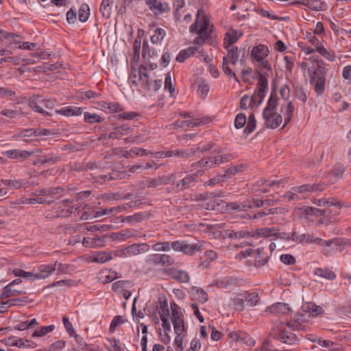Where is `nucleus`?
Listing matches in <instances>:
<instances>
[{
	"instance_id": "nucleus-36",
	"label": "nucleus",
	"mask_w": 351,
	"mask_h": 351,
	"mask_svg": "<svg viewBox=\"0 0 351 351\" xmlns=\"http://www.w3.org/2000/svg\"><path fill=\"white\" fill-rule=\"evenodd\" d=\"M172 324H173L174 330L176 335L185 336L186 331L184 318L181 319H175L174 322H172Z\"/></svg>"
},
{
	"instance_id": "nucleus-6",
	"label": "nucleus",
	"mask_w": 351,
	"mask_h": 351,
	"mask_svg": "<svg viewBox=\"0 0 351 351\" xmlns=\"http://www.w3.org/2000/svg\"><path fill=\"white\" fill-rule=\"evenodd\" d=\"M150 246L147 243H134L116 252L118 256H132L149 252Z\"/></svg>"
},
{
	"instance_id": "nucleus-59",
	"label": "nucleus",
	"mask_w": 351,
	"mask_h": 351,
	"mask_svg": "<svg viewBox=\"0 0 351 351\" xmlns=\"http://www.w3.org/2000/svg\"><path fill=\"white\" fill-rule=\"evenodd\" d=\"M344 172L345 167L341 164H336L331 171V173L337 178H341Z\"/></svg>"
},
{
	"instance_id": "nucleus-46",
	"label": "nucleus",
	"mask_w": 351,
	"mask_h": 351,
	"mask_svg": "<svg viewBox=\"0 0 351 351\" xmlns=\"http://www.w3.org/2000/svg\"><path fill=\"white\" fill-rule=\"evenodd\" d=\"M84 121L89 123H100L103 121L97 114H91L88 112L84 113Z\"/></svg>"
},
{
	"instance_id": "nucleus-57",
	"label": "nucleus",
	"mask_w": 351,
	"mask_h": 351,
	"mask_svg": "<svg viewBox=\"0 0 351 351\" xmlns=\"http://www.w3.org/2000/svg\"><path fill=\"white\" fill-rule=\"evenodd\" d=\"M160 308L159 315L161 318L162 315H164L165 317L169 315V311L168 307V302L167 299H165L163 301H160Z\"/></svg>"
},
{
	"instance_id": "nucleus-11",
	"label": "nucleus",
	"mask_w": 351,
	"mask_h": 351,
	"mask_svg": "<svg viewBox=\"0 0 351 351\" xmlns=\"http://www.w3.org/2000/svg\"><path fill=\"white\" fill-rule=\"evenodd\" d=\"M202 173V171L199 170L195 173L186 176L183 179L177 183L176 187L179 188L180 191H184L186 189L192 187L194 186L195 182H197V177Z\"/></svg>"
},
{
	"instance_id": "nucleus-10",
	"label": "nucleus",
	"mask_w": 351,
	"mask_h": 351,
	"mask_svg": "<svg viewBox=\"0 0 351 351\" xmlns=\"http://www.w3.org/2000/svg\"><path fill=\"white\" fill-rule=\"evenodd\" d=\"M275 338L281 343L288 345H293L298 341L297 336L293 332L281 328L275 335Z\"/></svg>"
},
{
	"instance_id": "nucleus-54",
	"label": "nucleus",
	"mask_w": 351,
	"mask_h": 351,
	"mask_svg": "<svg viewBox=\"0 0 351 351\" xmlns=\"http://www.w3.org/2000/svg\"><path fill=\"white\" fill-rule=\"evenodd\" d=\"M152 247L156 251H169L171 247V243L166 241L156 243L152 246Z\"/></svg>"
},
{
	"instance_id": "nucleus-40",
	"label": "nucleus",
	"mask_w": 351,
	"mask_h": 351,
	"mask_svg": "<svg viewBox=\"0 0 351 351\" xmlns=\"http://www.w3.org/2000/svg\"><path fill=\"white\" fill-rule=\"evenodd\" d=\"M256 119L254 114H251L248 117L247 125L244 129V132L247 134H251L256 128Z\"/></svg>"
},
{
	"instance_id": "nucleus-64",
	"label": "nucleus",
	"mask_w": 351,
	"mask_h": 351,
	"mask_svg": "<svg viewBox=\"0 0 351 351\" xmlns=\"http://www.w3.org/2000/svg\"><path fill=\"white\" fill-rule=\"evenodd\" d=\"M64 346L65 342L64 341H57L50 346L49 351H60L62 350Z\"/></svg>"
},
{
	"instance_id": "nucleus-24",
	"label": "nucleus",
	"mask_w": 351,
	"mask_h": 351,
	"mask_svg": "<svg viewBox=\"0 0 351 351\" xmlns=\"http://www.w3.org/2000/svg\"><path fill=\"white\" fill-rule=\"evenodd\" d=\"M112 256L110 253L104 251L97 252L93 254L92 261L95 263H104L112 259Z\"/></svg>"
},
{
	"instance_id": "nucleus-5",
	"label": "nucleus",
	"mask_w": 351,
	"mask_h": 351,
	"mask_svg": "<svg viewBox=\"0 0 351 351\" xmlns=\"http://www.w3.org/2000/svg\"><path fill=\"white\" fill-rule=\"evenodd\" d=\"M226 49L228 51V54L223 58L222 69L227 75L233 77L237 82H239L235 73L228 66L229 64L235 65L238 61L239 58L238 47L232 46L231 48L228 47Z\"/></svg>"
},
{
	"instance_id": "nucleus-25",
	"label": "nucleus",
	"mask_w": 351,
	"mask_h": 351,
	"mask_svg": "<svg viewBox=\"0 0 351 351\" xmlns=\"http://www.w3.org/2000/svg\"><path fill=\"white\" fill-rule=\"evenodd\" d=\"M57 113H60L66 117H71L74 115H80L82 112V109L78 107H64L60 110L56 111Z\"/></svg>"
},
{
	"instance_id": "nucleus-47",
	"label": "nucleus",
	"mask_w": 351,
	"mask_h": 351,
	"mask_svg": "<svg viewBox=\"0 0 351 351\" xmlns=\"http://www.w3.org/2000/svg\"><path fill=\"white\" fill-rule=\"evenodd\" d=\"M145 217V215L144 214H142V213H135L133 215L125 217V218H123L122 219V221L123 222L127 221V222H129L130 223H134V222H140V221H142L143 220Z\"/></svg>"
},
{
	"instance_id": "nucleus-38",
	"label": "nucleus",
	"mask_w": 351,
	"mask_h": 351,
	"mask_svg": "<svg viewBox=\"0 0 351 351\" xmlns=\"http://www.w3.org/2000/svg\"><path fill=\"white\" fill-rule=\"evenodd\" d=\"M89 10V6L87 4L83 3L81 5L79 10V20L81 22H86L88 20L90 15Z\"/></svg>"
},
{
	"instance_id": "nucleus-37",
	"label": "nucleus",
	"mask_w": 351,
	"mask_h": 351,
	"mask_svg": "<svg viewBox=\"0 0 351 351\" xmlns=\"http://www.w3.org/2000/svg\"><path fill=\"white\" fill-rule=\"evenodd\" d=\"M37 324H38V322H37L36 319L35 318H34V319H31L30 321L21 322L16 327H14V329L22 331L24 330H28L30 328H33Z\"/></svg>"
},
{
	"instance_id": "nucleus-42",
	"label": "nucleus",
	"mask_w": 351,
	"mask_h": 351,
	"mask_svg": "<svg viewBox=\"0 0 351 351\" xmlns=\"http://www.w3.org/2000/svg\"><path fill=\"white\" fill-rule=\"evenodd\" d=\"M274 231H276L275 228H261L257 229L255 231L251 232V233H254L255 236H262V237H269V236H274Z\"/></svg>"
},
{
	"instance_id": "nucleus-20",
	"label": "nucleus",
	"mask_w": 351,
	"mask_h": 351,
	"mask_svg": "<svg viewBox=\"0 0 351 351\" xmlns=\"http://www.w3.org/2000/svg\"><path fill=\"white\" fill-rule=\"evenodd\" d=\"M239 40L237 32L236 30L230 29L227 32L223 38V46L225 49H228L230 45L236 43Z\"/></svg>"
},
{
	"instance_id": "nucleus-51",
	"label": "nucleus",
	"mask_w": 351,
	"mask_h": 351,
	"mask_svg": "<svg viewBox=\"0 0 351 351\" xmlns=\"http://www.w3.org/2000/svg\"><path fill=\"white\" fill-rule=\"evenodd\" d=\"M228 210H245L247 208H251L250 206H247L244 204H237L236 202H230L226 204Z\"/></svg>"
},
{
	"instance_id": "nucleus-22",
	"label": "nucleus",
	"mask_w": 351,
	"mask_h": 351,
	"mask_svg": "<svg viewBox=\"0 0 351 351\" xmlns=\"http://www.w3.org/2000/svg\"><path fill=\"white\" fill-rule=\"evenodd\" d=\"M314 274L317 276L324 278L330 280H334L336 278V274H335V272L327 267L316 268L314 271Z\"/></svg>"
},
{
	"instance_id": "nucleus-30",
	"label": "nucleus",
	"mask_w": 351,
	"mask_h": 351,
	"mask_svg": "<svg viewBox=\"0 0 351 351\" xmlns=\"http://www.w3.org/2000/svg\"><path fill=\"white\" fill-rule=\"evenodd\" d=\"M171 313V322H174L175 319H183V315L180 311L179 306L174 302H171L170 304Z\"/></svg>"
},
{
	"instance_id": "nucleus-35",
	"label": "nucleus",
	"mask_w": 351,
	"mask_h": 351,
	"mask_svg": "<svg viewBox=\"0 0 351 351\" xmlns=\"http://www.w3.org/2000/svg\"><path fill=\"white\" fill-rule=\"evenodd\" d=\"M294 106L292 103V101H289L287 106H286V112L285 114V124L282 127V129H284L285 126L290 122L293 116V112H294Z\"/></svg>"
},
{
	"instance_id": "nucleus-15",
	"label": "nucleus",
	"mask_w": 351,
	"mask_h": 351,
	"mask_svg": "<svg viewBox=\"0 0 351 351\" xmlns=\"http://www.w3.org/2000/svg\"><path fill=\"white\" fill-rule=\"evenodd\" d=\"M265 311L274 315H287L291 311V308L287 304L278 302L267 306Z\"/></svg>"
},
{
	"instance_id": "nucleus-44",
	"label": "nucleus",
	"mask_w": 351,
	"mask_h": 351,
	"mask_svg": "<svg viewBox=\"0 0 351 351\" xmlns=\"http://www.w3.org/2000/svg\"><path fill=\"white\" fill-rule=\"evenodd\" d=\"M165 31L162 28H157L155 30V34L151 37V41L153 44H157L164 38Z\"/></svg>"
},
{
	"instance_id": "nucleus-14",
	"label": "nucleus",
	"mask_w": 351,
	"mask_h": 351,
	"mask_svg": "<svg viewBox=\"0 0 351 351\" xmlns=\"http://www.w3.org/2000/svg\"><path fill=\"white\" fill-rule=\"evenodd\" d=\"M57 263L53 265H40L36 271V278L44 279L51 274L56 269Z\"/></svg>"
},
{
	"instance_id": "nucleus-45",
	"label": "nucleus",
	"mask_w": 351,
	"mask_h": 351,
	"mask_svg": "<svg viewBox=\"0 0 351 351\" xmlns=\"http://www.w3.org/2000/svg\"><path fill=\"white\" fill-rule=\"evenodd\" d=\"M100 241L99 238L85 237L82 241V245L86 247L95 248L99 245L98 243Z\"/></svg>"
},
{
	"instance_id": "nucleus-19",
	"label": "nucleus",
	"mask_w": 351,
	"mask_h": 351,
	"mask_svg": "<svg viewBox=\"0 0 351 351\" xmlns=\"http://www.w3.org/2000/svg\"><path fill=\"white\" fill-rule=\"evenodd\" d=\"M145 3L149 7L150 10L155 13L167 12L169 8L167 4H162L158 0H145Z\"/></svg>"
},
{
	"instance_id": "nucleus-32",
	"label": "nucleus",
	"mask_w": 351,
	"mask_h": 351,
	"mask_svg": "<svg viewBox=\"0 0 351 351\" xmlns=\"http://www.w3.org/2000/svg\"><path fill=\"white\" fill-rule=\"evenodd\" d=\"M244 297L245 295H243V293H241L232 299L235 310L238 311H243L244 310Z\"/></svg>"
},
{
	"instance_id": "nucleus-61",
	"label": "nucleus",
	"mask_w": 351,
	"mask_h": 351,
	"mask_svg": "<svg viewBox=\"0 0 351 351\" xmlns=\"http://www.w3.org/2000/svg\"><path fill=\"white\" fill-rule=\"evenodd\" d=\"M60 160V156H56L53 157V156L49 155V156H43L40 159V162L42 164H45V163L53 164V163L58 162Z\"/></svg>"
},
{
	"instance_id": "nucleus-29",
	"label": "nucleus",
	"mask_w": 351,
	"mask_h": 351,
	"mask_svg": "<svg viewBox=\"0 0 351 351\" xmlns=\"http://www.w3.org/2000/svg\"><path fill=\"white\" fill-rule=\"evenodd\" d=\"M278 98L277 97L276 93L275 92L274 90H273L270 94V97L267 101V106L264 108L263 110L275 111L278 104Z\"/></svg>"
},
{
	"instance_id": "nucleus-17",
	"label": "nucleus",
	"mask_w": 351,
	"mask_h": 351,
	"mask_svg": "<svg viewBox=\"0 0 351 351\" xmlns=\"http://www.w3.org/2000/svg\"><path fill=\"white\" fill-rule=\"evenodd\" d=\"M165 274L174 280L180 282H187L189 280V276L184 271L169 269L165 270Z\"/></svg>"
},
{
	"instance_id": "nucleus-63",
	"label": "nucleus",
	"mask_w": 351,
	"mask_h": 351,
	"mask_svg": "<svg viewBox=\"0 0 351 351\" xmlns=\"http://www.w3.org/2000/svg\"><path fill=\"white\" fill-rule=\"evenodd\" d=\"M162 81L161 80H154V82H148L146 84L147 88L149 90H157L161 88Z\"/></svg>"
},
{
	"instance_id": "nucleus-3",
	"label": "nucleus",
	"mask_w": 351,
	"mask_h": 351,
	"mask_svg": "<svg viewBox=\"0 0 351 351\" xmlns=\"http://www.w3.org/2000/svg\"><path fill=\"white\" fill-rule=\"evenodd\" d=\"M171 247L177 252H181L184 254L192 256L204 248L202 241L188 243L186 241H175L171 243Z\"/></svg>"
},
{
	"instance_id": "nucleus-52",
	"label": "nucleus",
	"mask_w": 351,
	"mask_h": 351,
	"mask_svg": "<svg viewBox=\"0 0 351 351\" xmlns=\"http://www.w3.org/2000/svg\"><path fill=\"white\" fill-rule=\"evenodd\" d=\"M246 123V117L243 113H239L237 115L234 121V125L236 128H242Z\"/></svg>"
},
{
	"instance_id": "nucleus-56",
	"label": "nucleus",
	"mask_w": 351,
	"mask_h": 351,
	"mask_svg": "<svg viewBox=\"0 0 351 351\" xmlns=\"http://www.w3.org/2000/svg\"><path fill=\"white\" fill-rule=\"evenodd\" d=\"M146 71H147V68L145 66L141 65V66H140L139 69L137 71L138 75V80H141L143 82H145V85L149 82L148 75L146 73Z\"/></svg>"
},
{
	"instance_id": "nucleus-33",
	"label": "nucleus",
	"mask_w": 351,
	"mask_h": 351,
	"mask_svg": "<svg viewBox=\"0 0 351 351\" xmlns=\"http://www.w3.org/2000/svg\"><path fill=\"white\" fill-rule=\"evenodd\" d=\"M326 80V79H317L315 80L313 83H311V84L314 86L315 92L318 96L322 95L324 92Z\"/></svg>"
},
{
	"instance_id": "nucleus-26",
	"label": "nucleus",
	"mask_w": 351,
	"mask_h": 351,
	"mask_svg": "<svg viewBox=\"0 0 351 351\" xmlns=\"http://www.w3.org/2000/svg\"><path fill=\"white\" fill-rule=\"evenodd\" d=\"M113 0H102L99 11L103 17L110 18L111 14L112 4Z\"/></svg>"
},
{
	"instance_id": "nucleus-49",
	"label": "nucleus",
	"mask_w": 351,
	"mask_h": 351,
	"mask_svg": "<svg viewBox=\"0 0 351 351\" xmlns=\"http://www.w3.org/2000/svg\"><path fill=\"white\" fill-rule=\"evenodd\" d=\"M305 213L310 215L323 216L326 213L325 209H320L314 207H307L305 208Z\"/></svg>"
},
{
	"instance_id": "nucleus-34",
	"label": "nucleus",
	"mask_w": 351,
	"mask_h": 351,
	"mask_svg": "<svg viewBox=\"0 0 351 351\" xmlns=\"http://www.w3.org/2000/svg\"><path fill=\"white\" fill-rule=\"evenodd\" d=\"M138 231L131 230L128 229L122 230L119 232L115 233L116 238L120 240H125L128 238L134 237L137 235Z\"/></svg>"
},
{
	"instance_id": "nucleus-60",
	"label": "nucleus",
	"mask_w": 351,
	"mask_h": 351,
	"mask_svg": "<svg viewBox=\"0 0 351 351\" xmlns=\"http://www.w3.org/2000/svg\"><path fill=\"white\" fill-rule=\"evenodd\" d=\"M15 91L10 90L6 88H1V99L2 98H10L11 101H15Z\"/></svg>"
},
{
	"instance_id": "nucleus-9",
	"label": "nucleus",
	"mask_w": 351,
	"mask_h": 351,
	"mask_svg": "<svg viewBox=\"0 0 351 351\" xmlns=\"http://www.w3.org/2000/svg\"><path fill=\"white\" fill-rule=\"evenodd\" d=\"M328 71V69L325 66L324 62L322 60L317 61V66L313 70L312 68H308V69L310 75V83H313L315 80L326 79Z\"/></svg>"
},
{
	"instance_id": "nucleus-7",
	"label": "nucleus",
	"mask_w": 351,
	"mask_h": 351,
	"mask_svg": "<svg viewBox=\"0 0 351 351\" xmlns=\"http://www.w3.org/2000/svg\"><path fill=\"white\" fill-rule=\"evenodd\" d=\"M263 117L265 121V125L267 128H277L282 123V116L275 111H263Z\"/></svg>"
},
{
	"instance_id": "nucleus-39",
	"label": "nucleus",
	"mask_w": 351,
	"mask_h": 351,
	"mask_svg": "<svg viewBox=\"0 0 351 351\" xmlns=\"http://www.w3.org/2000/svg\"><path fill=\"white\" fill-rule=\"evenodd\" d=\"M302 5H304L306 7H308L310 10H314V11H319L322 10L323 7V2L320 1L319 0H314L311 1L306 2H301Z\"/></svg>"
},
{
	"instance_id": "nucleus-21",
	"label": "nucleus",
	"mask_w": 351,
	"mask_h": 351,
	"mask_svg": "<svg viewBox=\"0 0 351 351\" xmlns=\"http://www.w3.org/2000/svg\"><path fill=\"white\" fill-rule=\"evenodd\" d=\"M207 29L208 23L206 21H205L197 32L198 36L196 37L194 40L195 44L203 45L204 43H205L208 36L206 32Z\"/></svg>"
},
{
	"instance_id": "nucleus-55",
	"label": "nucleus",
	"mask_w": 351,
	"mask_h": 351,
	"mask_svg": "<svg viewBox=\"0 0 351 351\" xmlns=\"http://www.w3.org/2000/svg\"><path fill=\"white\" fill-rule=\"evenodd\" d=\"M61 64L56 62L54 64H49V63H44L43 65L38 66V69L42 71H55L58 69L60 67Z\"/></svg>"
},
{
	"instance_id": "nucleus-12",
	"label": "nucleus",
	"mask_w": 351,
	"mask_h": 351,
	"mask_svg": "<svg viewBox=\"0 0 351 351\" xmlns=\"http://www.w3.org/2000/svg\"><path fill=\"white\" fill-rule=\"evenodd\" d=\"M326 184L324 182L312 184H303L300 186L293 187L292 189L298 193H313L315 191H323Z\"/></svg>"
},
{
	"instance_id": "nucleus-62",
	"label": "nucleus",
	"mask_w": 351,
	"mask_h": 351,
	"mask_svg": "<svg viewBox=\"0 0 351 351\" xmlns=\"http://www.w3.org/2000/svg\"><path fill=\"white\" fill-rule=\"evenodd\" d=\"M323 347L328 348L330 351H341L342 349L340 346L330 340H326L325 343H323Z\"/></svg>"
},
{
	"instance_id": "nucleus-4",
	"label": "nucleus",
	"mask_w": 351,
	"mask_h": 351,
	"mask_svg": "<svg viewBox=\"0 0 351 351\" xmlns=\"http://www.w3.org/2000/svg\"><path fill=\"white\" fill-rule=\"evenodd\" d=\"M29 106L35 112L41 113L44 115L51 116V114L45 110L43 107L51 110L55 106V101L51 99H45L41 96L34 95L29 99Z\"/></svg>"
},
{
	"instance_id": "nucleus-53",
	"label": "nucleus",
	"mask_w": 351,
	"mask_h": 351,
	"mask_svg": "<svg viewBox=\"0 0 351 351\" xmlns=\"http://www.w3.org/2000/svg\"><path fill=\"white\" fill-rule=\"evenodd\" d=\"M156 165H157V164L156 162H154V161L147 162L145 166H143L141 165H133L130 168V171L134 173L138 169L145 170V169L152 168Z\"/></svg>"
},
{
	"instance_id": "nucleus-31",
	"label": "nucleus",
	"mask_w": 351,
	"mask_h": 351,
	"mask_svg": "<svg viewBox=\"0 0 351 351\" xmlns=\"http://www.w3.org/2000/svg\"><path fill=\"white\" fill-rule=\"evenodd\" d=\"M243 295H245L244 297V301L247 302V303L251 306H255L256 305L258 301V293L256 292H243L242 293Z\"/></svg>"
},
{
	"instance_id": "nucleus-23",
	"label": "nucleus",
	"mask_w": 351,
	"mask_h": 351,
	"mask_svg": "<svg viewBox=\"0 0 351 351\" xmlns=\"http://www.w3.org/2000/svg\"><path fill=\"white\" fill-rule=\"evenodd\" d=\"M341 99L342 96L339 91L332 93V100L337 104V108H338L339 112L346 110L350 106V104L345 101L341 102Z\"/></svg>"
},
{
	"instance_id": "nucleus-8",
	"label": "nucleus",
	"mask_w": 351,
	"mask_h": 351,
	"mask_svg": "<svg viewBox=\"0 0 351 351\" xmlns=\"http://www.w3.org/2000/svg\"><path fill=\"white\" fill-rule=\"evenodd\" d=\"M1 184L7 186L8 189V191H3L5 188H1V196L7 198L8 197V195L12 193L14 190L21 189L22 187H27L28 183L23 182L21 180H1Z\"/></svg>"
},
{
	"instance_id": "nucleus-16",
	"label": "nucleus",
	"mask_w": 351,
	"mask_h": 351,
	"mask_svg": "<svg viewBox=\"0 0 351 351\" xmlns=\"http://www.w3.org/2000/svg\"><path fill=\"white\" fill-rule=\"evenodd\" d=\"M223 236L226 238L237 239L241 238H248L255 237L254 233L246 230H226L223 231Z\"/></svg>"
},
{
	"instance_id": "nucleus-13",
	"label": "nucleus",
	"mask_w": 351,
	"mask_h": 351,
	"mask_svg": "<svg viewBox=\"0 0 351 351\" xmlns=\"http://www.w3.org/2000/svg\"><path fill=\"white\" fill-rule=\"evenodd\" d=\"M33 152H28L21 149H10L2 152V154L10 159H17L21 161L25 160L29 156L33 155Z\"/></svg>"
},
{
	"instance_id": "nucleus-27",
	"label": "nucleus",
	"mask_w": 351,
	"mask_h": 351,
	"mask_svg": "<svg viewBox=\"0 0 351 351\" xmlns=\"http://www.w3.org/2000/svg\"><path fill=\"white\" fill-rule=\"evenodd\" d=\"M30 337L25 336V338L16 339L15 346L19 348H34L37 346V344L30 340Z\"/></svg>"
},
{
	"instance_id": "nucleus-41",
	"label": "nucleus",
	"mask_w": 351,
	"mask_h": 351,
	"mask_svg": "<svg viewBox=\"0 0 351 351\" xmlns=\"http://www.w3.org/2000/svg\"><path fill=\"white\" fill-rule=\"evenodd\" d=\"M55 326L53 325H50L48 326H43L39 330H34L32 334L31 335V337H43L47 334L49 332H51L54 330Z\"/></svg>"
},
{
	"instance_id": "nucleus-43",
	"label": "nucleus",
	"mask_w": 351,
	"mask_h": 351,
	"mask_svg": "<svg viewBox=\"0 0 351 351\" xmlns=\"http://www.w3.org/2000/svg\"><path fill=\"white\" fill-rule=\"evenodd\" d=\"M196 153V149L193 148H189L186 149L178 150L176 151V157L180 158L182 159H186L189 158L191 156L195 155Z\"/></svg>"
},
{
	"instance_id": "nucleus-50",
	"label": "nucleus",
	"mask_w": 351,
	"mask_h": 351,
	"mask_svg": "<svg viewBox=\"0 0 351 351\" xmlns=\"http://www.w3.org/2000/svg\"><path fill=\"white\" fill-rule=\"evenodd\" d=\"M112 228V225H107V224H104V225H99V224H96V225H93V226H88L86 228V230L88 231H101V232H105V231H108L109 230H110Z\"/></svg>"
},
{
	"instance_id": "nucleus-2",
	"label": "nucleus",
	"mask_w": 351,
	"mask_h": 351,
	"mask_svg": "<svg viewBox=\"0 0 351 351\" xmlns=\"http://www.w3.org/2000/svg\"><path fill=\"white\" fill-rule=\"evenodd\" d=\"M258 75V81L257 87L254 93L251 97L249 106L253 107L254 106H258L263 102L267 90H268V80L266 75H269L267 72L261 73L257 71Z\"/></svg>"
},
{
	"instance_id": "nucleus-48",
	"label": "nucleus",
	"mask_w": 351,
	"mask_h": 351,
	"mask_svg": "<svg viewBox=\"0 0 351 351\" xmlns=\"http://www.w3.org/2000/svg\"><path fill=\"white\" fill-rule=\"evenodd\" d=\"M294 96L296 99L302 101V103H306L307 100L306 94L302 87H295L293 91Z\"/></svg>"
},
{
	"instance_id": "nucleus-58",
	"label": "nucleus",
	"mask_w": 351,
	"mask_h": 351,
	"mask_svg": "<svg viewBox=\"0 0 351 351\" xmlns=\"http://www.w3.org/2000/svg\"><path fill=\"white\" fill-rule=\"evenodd\" d=\"M316 51L331 62L335 60V56L331 54L324 47H320L316 49Z\"/></svg>"
},
{
	"instance_id": "nucleus-28",
	"label": "nucleus",
	"mask_w": 351,
	"mask_h": 351,
	"mask_svg": "<svg viewBox=\"0 0 351 351\" xmlns=\"http://www.w3.org/2000/svg\"><path fill=\"white\" fill-rule=\"evenodd\" d=\"M21 293H25V292H23L22 291H19L16 289H12V287L11 285L8 284L6 285L2 292H1V300L4 298H8L12 296H16L18 295H20Z\"/></svg>"
},
{
	"instance_id": "nucleus-18",
	"label": "nucleus",
	"mask_w": 351,
	"mask_h": 351,
	"mask_svg": "<svg viewBox=\"0 0 351 351\" xmlns=\"http://www.w3.org/2000/svg\"><path fill=\"white\" fill-rule=\"evenodd\" d=\"M269 49L267 46L264 45H258L253 47L251 56L256 61L263 60L268 56Z\"/></svg>"
},
{
	"instance_id": "nucleus-1",
	"label": "nucleus",
	"mask_w": 351,
	"mask_h": 351,
	"mask_svg": "<svg viewBox=\"0 0 351 351\" xmlns=\"http://www.w3.org/2000/svg\"><path fill=\"white\" fill-rule=\"evenodd\" d=\"M21 36L18 34L8 33L1 29V43L6 45L8 49H1V69L4 68L2 65L3 62H12V64H19V59L13 56L6 57L8 53H12L11 49L17 48V44L21 43Z\"/></svg>"
}]
</instances>
